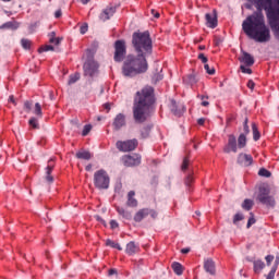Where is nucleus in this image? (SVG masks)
<instances>
[{"instance_id":"34","label":"nucleus","mask_w":279,"mask_h":279,"mask_svg":"<svg viewBox=\"0 0 279 279\" xmlns=\"http://www.w3.org/2000/svg\"><path fill=\"white\" fill-rule=\"evenodd\" d=\"M151 132V126L146 125L141 130V136L142 138H147L149 136V133Z\"/></svg>"},{"instance_id":"45","label":"nucleus","mask_w":279,"mask_h":279,"mask_svg":"<svg viewBox=\"0 0 279 279\" xmlns=\"http://www.w3.org/2000/svg\"><path fill=\"white\" fill-rule=\"evenodd\" d=\"M90 130H93V125L90 124L85 125L82 132V136H88V134H90Z\"/></svg>"},{"instance_id":"38","label":"nucleus","mask_w":279,"mask_h":279,"mask_svg":"<svg viewBox=\"0 0 279 279\" xmlns=\"http://www.w3.org/2000/svg\"><path fill=\"white\" fill-rule=\"evenodd\" d=\"M53 167H56V165L53 163V159H50L48 161V166L46 168V174L47 175H51V172L53 171Z\"/></svg>"},{"instance_id":"23","label":"nucleus","mask_w":279,"mask_h":279,"mask_svg":"<svg viewBox=\"0 0 279 279\" xmlns=\"http://www.w3.org/2000/svg\"><path fill=\"white\" fill-rule=\"evenodd\" d=\"M246 145H247V137L245 133H241L238 137V148L243 149L246 147Z\"/></svg>"},{"instance_id":"12","label":"nucleus","mask_w":279,"mask_h":279,"mask_svg":"<svg viewBox=\"0 0 279 279\" xmlns=\"http://www.w3.org/2000/svg\"><path fill=\"white\" fill-rule=\"evenodd\" d=\"M124 167H138L141 165V155H125L122 157Z\"/></svg>"},{"instance_id":"59","label":"nucleus","mask_w":279,"mask_h":279,"mask_svg":"<svg viewBox=\"0 0 279 279\" xmlns=\"http://www.w3.org/2000/svg\"><path fill=\"white\" fill-rule=\"evenodd\" d=\"M60 16H62V10L59 9L54 12V19H60Z\"/></svg>"},{"instance_id":"61","label":"nucleus","mask_w":279,"mask_h":279,"mask_svg":"<svg viewBox=\"0 0 279 279\" xmlns=\"http://www.w3.org/2000/svg\"><path fill=\"white\" fill-rule=\"evenodd\" d=\"M197 123H198V125H204V123H206V119L199 118V119L197 120Z\"/></svg>"},{"instance_id":"35","label":"nucleus","mask_w":279,"mask_h":279,"mask_svg":"<svg viewBox=\"0 0 279 279\" xmlns=\"http://www.w3.org/2000/svg\"><path fill=\"white\" fill-rule=\"evenodd\" d=\"M28 124L31 128H33V130H38V128H40V124L38 123V119L34 117L29 119Z\"/></svg>"},{"instance_id":"43","label":"nucleus","mask_w":279,"mask_h":279,"mask_svg":"<svg viewBox=\"0 0 279 279\" xmlns=\"http://www.w3.org/2000/svg\"><path fill=\"white\" fill-rule=\"evenodd\" d=\"M243 219H245V217L243 216V214H235L233 217V223L234 226H236V223H239V221H243Z\"/></svg>"},{"instance_id":"56","label":"nucleus","mask_w":279,"mask_h":279,"mask_svg":"<svg viewBox=\"0 0 279 279\" xmlns=\"http://www.w3.org/2000/svg\"><path fill=\"white\" fill-rule=\"evenodd\" d=\"M254 86H256V84L254 83V81L250 80L247 82V88H250L251 90H254Z\"/></svg>"},{"instance_id":"2","label":"nucleus","mask_w":279,"mask_h":279,"mask_svg":"<svg viewBox=\"0 0 279 279\" xmlns=\"http://www.w3.org/2000/svg\"><path fill=\"white\" fill-rule=\"evenodd\" d=\"M155 104L154 87L146 86L137 92L133 104V119L135 123H145L149 119Z\"/></svg>"},{"instance_id":"17","label":"nucleus","mask_w":279,"mask_h":279,"mask_svg":"<svg viewBox=\"0 0 279 279\" xmlns=\"http://www.w3.org/2000/svg\"><path fill=\"white\" fill-rule=\"evenodd\" d=\"M170 110L174 114V117H182V114L186 112L185 107L182 106L181 108H178V102H175V100L170 101Z\"/></svg>"},{"instance_id":"10","label":"nucleus","mask_w":279,"mask_h":279,"mask_svg":"<svg viewBox=\"0 0 279 279\" xmlns=\"http://www.w3.org/2000/svg\"><path fill=\"white\" fill-rule=\"evenodd\" d=\"M151 217L153 219H156L158 217V211L155 209H149V208H142L140 209L133 217L134 221L136 223H141L143 219L147 217Z\"/></svg>"},{"instance_id":"1","label":"nucleus","mask_w":279,"mask_h":279,"mask_svg":"<svg viewBox=\"0 0 279 279\" xmlns=\"http://www.w3.org/2000/svg\"><path fill=\"white\" fill-rule=\"evenodd\" d=\"M255 11L248 15L242 23V29L248 38L255 43H269L271 40V32L277 40H279V0H254ZM270 26L268 28L265 23V15Z\"/></svg>"},{"instance_id":"48","label":"nucleus","mask_w":279,"mask_h":279,"mask_svg":"<svg viewBox=\"0 0 279 279\" xmlns=\"http://www.w3.org/2000/svg\"><path fill=\"white\" fill-rule=\"evenodd\" d=\"M274 278H276V267H272L266 277V279H274Z\"/></svg>"},{"instance_id":"24","label":"nucleus","mask_w":279,"mask_h":279,"mask_svg":"<svg viewBox=\"0 0 279 279\" xmlns=\"http://www.w3.org/2000/svg\"><path fill=\"white\" fill-rule=\"evenodd\" d=\"M76 158H78L80 160H90V158H93V155L88 150H83L76 153Z\"/></svg>"},{"instance_id":"33","label":"nucleus","mask_w":279,"mask_h":279,"mask_svg":"<svg viewBox=\"0 0 279 279\" xmlns=\"http://www.w3.org/2000/svg\"><path fill=\"white\" fill-rule=\"evenodd\" d=\"M197 76L195 74H190L184 78V82H187V84H197Z\"/></svg>"},{"instance_id":"16","label":"nucleus","mask_w":279,"mask_h":279,"mask_svg":"<svg viewBox=\"0 0 279 279\" xmlns=\"http://www.w3.org/2000/svg\"><path fill=\"white\" fill-rule=\"evenodd\" d=\"M117 12V8L114 7H107L101 13H100V21H110L111 16H114V13Z\"/></svg>"},{"instance_id":"52","label":"nucleus","mask_w":279,"mask_h":279,"mask_svg":"<svg viewBox=\"0 0 279 279\" xmlns=\"http://www.w3.org/2000/svg\"><path fill=\"white\" fill-rule=\"evenodd\" d=\"M192 183H193V174H189L185 179V184L186 186H191Z\"/></svg>"},{"instance_id":"46","label":"nucleus","mask_w":279,"mask_h":279,"mask_svg":"<svg viewBox=\"0 0 279 279\" xmlns=\"http://www.w3.org/2000/svg\"><path fill=\"white\" fill-rule=\"evenodd\" d=\"M197 97H198V99H202V104H201L202 106H204L205 108L210 106V102L205 100V99H208V96L202 95V96H197Z\"/></svg>"},{"instance_id":"29","label":"nucleus","mask_w":279,"mask_h":279,"mask_svg":"<svg viewBox=\"0 0 279 279\" xmlns=\"http://www.w3.org/2000/svg\"><path fill=\"white\" fill-rule=\"evenodd\" d=\"M0 29H19L16 22H7L0 26Z\"/></svg>"},{"instance_id":"47","label":"nucleus","mask_w":279,"mask_h":279,"mask_svg":"<svg viewBox=\"0 0 279 279\" xmlns=\"http://www.w3.org/2000/svg\"><path fill=\"white\" fill-rule=\"evenodd\" d=\"M24 110H25V112H32V101L26 100L24 102Z\"/></svg>"},{"instance_id":"18","label":"nucleus","mask_w":279,"mask_h":279,"mask_svg":"<svg viewBox=\"0 0 279 279\" xmlns=\"http://www.w3.org/2000/svg\"><path fill=\"white\" fill-rule=\"evenodd\" d=\"M136 192L130 191L126 196V206L129 208H136L138 206V201L135 198Z\"/></svg>"},{"instance_id":"54","label":"nucleus","mask_w":279,"mask_h":279,"mask_svg":"<svg viewBox=\"0 0 279 279\" xmlns=\"http://www.w3.org/2000/svg\"><path fill=\"white\" fill-rule=\"evenodd\" d=\"M198 60H201L203 64H206V62H208V58L204 53L198 54Z\"/></svg>"},{"instance_id":"27","label":"nucleus","mask_w":279,"mask_h":279,"mask_svg":"<svg viewBox=\"0 0 279 279\" xmlns=\"http://www.w3.org/2000/svg\"><path fill=\"white\" fill-rule=\"evenodd\" d=\"M255 274H260L262 269H265V262L257 259L253 262Z\"/></svg>"},{"instance_id":"55","label":"nucleus","mask_w":279,"mask_h":279,"mask_svg":"<svg viewBox=\"0 0 279 279\" xmlns=\"http://www.w3.org/2000/svg\"><path fill=\"white\" fill-rule=\"evenodd\" d=\"M110 228L111 230H117V228H119V222H117V220H110Z\"/></svg>"},{"instance_id":"26","label":"nucleus","mask_w":279,"mask_h":279,"mask_svg":"<svg viewBox=\"0 0 279 279\" xmlns=\"http://www.w3.org/2000/svg\"><path fill=\"white\" fill-rule=\"evenodd\" d=\"M49 37V43H51V45H60V43H62V38L60 37H56V32H51L48 34Z\"/></svg>"},{"instance_id":"64","label":"nucleus","mask_w":279,"mask_h":279,"mask_svg":"<svg viewBox=\"0 0 279 279\" xmlns=\"http://www.w3.org/2000/svg\"><path fill=\"white\" fill-rule=\"evenodd\" d=\"M46 180L47 182H53V178L51 177V174H47Z\"/></svg>"},{"instance_id":"15","label":"nucleus","mask_w":279,"mask_h":279,"mask_svg":"<svg viewBox=\"0 0 279 279\" xmlns=\"http://www.w3.org/2000/svg\"><path fill=\"white\" fill-rule=\"evenodd\" d=\"M253 162H254V158L252 157V155L241 153L238 156V163L242 165L243 167H251Z\"/></svg>"},{"instance_id":"20","label":"nucleus","mask_w":279,"mask_h":279,"mask_svg":"<svg viewBox=\"0 0 279 279\" xmlns=\"http://www.w3.org/2000/svg\"><path fill=\"white\" fill-rule=\"evenodd\" d=\"M204 269L210 276H215L216 274L215 262L213 259H206L204 262Z\"/></svg>"},{"instance_id":"21","label":"nucleus","mask_w":279,"mask_h":279,"mask_svg":"<svg viewBox=\"0 0 279 279\" xmlns=\"http://www.w3.org/2000/svg\"><path fill=\"white\" fill-rule=\"evenodd\" d=\"M205 20L207 23V27H210L211 29H215V27H217V15L216 14L206 13Z\"/></svg>"},{"instance_id":"50","label":"nucleus","mask_w":279,"mask_h":279,"mask_svg":"<svg viewBox=\"0 0 279 279\" xmlns=\"http://www.w3.org/2000/svg\"><path fill=\"white\" fill-rule=\"evenodd\" d=\"M240 70L242 71V73H246L247 75H252V69L246 68L245 65H241Z\"/></svg>"},{"instance_id":"57","label":"nucleus","mask_w":279,"mask_h":279,"mask_svg":"<svg viewBox=\"0 0 279 279\" xmlns=\"http://www.w3.org/2000/svg\"><path fill=\"white\" fill-rule=\"evenodd\" d=\"M278 265H279V254L276 256L275 264L272 267H275V271H278Z\"/></svg>"},{"instance_id":"40","label":"nucleus","mask_w":279,"mask_h":279,"mask_svg":"<svg viewBox=\"0 0 279 279\" xmlns=\"http://www.w3.org/2000/svg\"><path fill=\"white\" fill-rule=\"evenodd\" d=\"M250 216L251 217L248 218V221H247V225H246L247 229L252 228V226H254V223H256V218H254V214L251 213Z\"/></svg>"},{"instance_id":"36","label":"nucleus","mask_w":279,"mask_h":279,"mask_svg":"<svg viewBox=\"0 0 279 279\" xmlns=\"http://www.w3.org/2000/svg\"><path fill=\"white\" fill-rule=\"evenodd\" d=\"M78 80H80V73L70 75L69 81H68L69 86L75 84V82H78Z\"/></svg>"},{"instance_id":"32","label":"nucleus","mask_w":279,"mask_h":279,"mask_svg":"<svg viewBox=\"0 0 279 279\" xmlns=\"http://www.w3.org/2000/svg\"><path fill=\"white\" fill-rule=\"evenodd\" d=\"M252 130H253V140L260 141V132L258 131V126L256 125V123L252 124Z\"/></svg>"},{"instance_id":"51","label":"nucleus","mask_w":279,"mask_h":279,"mask_svg":"<svg viewBox=\"0 0 279 279\" xmlns=\"http://www.w3.org/2000/svg\"><path fill=\"white\" fill-rule=\"evenodd\" d=\"M274 255H267L266 257H265V260H266V264H267V266L269 267V265H271V263H274Z\"/></svg>"},{"instance_id":"9","label":"nucleus","mask_w":279,"mask_h":279,"mask_svg":"<svg viewBox=\"0 0 279 279\" xmlns=\"http://www.w3.org/2000/svg\"><path fill=\"white\" fill-rule=\"evenodd\" d=\"M116 147L117 149H119V151H134V149H136V147H138V140L133 138V140H128V141H118L116 143Z\"/></svg>"},{"instance_id":"6","label":"nucleus","mask_w":279,"mask_h":279,"mask_svg":"<svg viewBox=\"0 0 279 279\" xmlns=\"http://www.w3.org/2000/svg\"><path fill=\"white\" fill-rule=\"evenodd\" d=\"M84 75L95 77L99 73V63L90 56V50H87V60L83 65Z\"/></svg>"},{"instance_id":"3","label":"nucleus","mask_w":279,"mask_h":279,"mask_svg":"<svg viewBox=\"0 0 279 279\" xmlns=\"http://www.w3.org/2000/svg\"><path fill=\"white\" fill-rule=\"evenodd\" d=\"M147 69V54H128L124 59L122 73L124 77H134L141 73H146Z\"/></svg>"},{"instance_id":"28","label":"nucleus","mask_w":279,"mask_h":279,"mask_svg":"<svg viewBox=\"0 0 279 279\" xmlns=\"http://www.w3.org/2000/svg\"><path fill=\"white\" fill-rule=\"evenodd\" d=\"M172 269L177 276H182L184 274V269L182 268V264L174 262L172 263Z\"/></svg>"},{"instance_id":"13","label":"nucleus","mask_w":279,"mask_h":279,"mask_svg":"<svg viewBox=\"0 0 279 279\" xmlns=\"http://www.w3.org/2000/svg\"><path fill=\"white\" fill-rule=\"evenodd\" d=\"M112 125H113V130H116V132H119V130H121V128H125V125H126L125 114L118 113L116 116V118L113 119Z\"/></svg>"},{"instance_id":"5","label":"nucleus","mask_w":279,"mask_h":279,"mask_svg":"<svg viewBox=\"0 0 279 279\" xmlns=\"http://www.w3.org/2000/svg\"><path fill=\"white\" fill-rule=\"evenodd\" d=\"M94 186L100 191L109 189L110 186V177L106 170L101 169L95 172L94 174Z\"/></svg>"},{"instance_id":"11","label":"nucleus","mask_w":279,"mask_h":279,"mask_svg":"<svg viewBox=\"0 0 279 279\" xmlns=\"http://www.w3.org/2000/svg\"><path fill=\"white\" fill-rule=\"evenodd\" d=\"M225 154H236L239 145L236 144V136L234 134L228 135V143L223 147Z\"/></svg>"},{"instance_id":"42","label":"nucleus","mask_w":279,"mask_h":279,"mask_svg":"<svg viewBox=\"0 0 279 279\" xmlns=\"http://www.w3.org/2000/svg\"><path fill=\"white\" fill-rule=\"evenodd\" d=\"M204 69L208 75H215V68L213 66L210 68L208 63L204 64Z\"/></svg>"},{"instance_id":"41","label":"nucleus","mask_w":279,"mask_h":279,"mask_svg":"<svg viewBox=\"0 0 279 279\" xmlns=\"http://www.w3.org/2000/svg\"><path fill=\"white\" fill-rule=\"evenodd\" d=\"M21 45L23 49H29L32 47V41L29 39H22Z\"/></svg>"},{"instance_id":"14","label":"nucleus","mask_w":279,"mask_h":279,"mask_svg":"<svg viewBox=\"0 0 279 279\" xmlns=\"http://www.w3.org/2000/svg\"><path fill=\"white\" fill-rule=\"evenodd\" d=\"M242 56L239 57V62H241L242 64L246 65V66H254V56H252L248 52H245V50L241 51Z\"/></svg>"},{"instance_id":"8","label":"nucleus","mask_w":279,"mask_h":279,"mask_svg":"<svg viewBox=\"0 0 279 279\" xmlns=\"http://www.w3.org/2000/svg\"><path fill=\"white\" fill-rule=\"evenodd\" d=\"M125 53H128V48L123 40H117L114 44V62H123L125 60Z\"/></svg>"},{"instance_id":"4","label":"nucleus","mask_w":279,"mask_h":279,"mask_svg":"<svg viewBox=\"0 0 279 279\" xmlns=\"http://www.w3.org/2000/svg\"><path fill=\"white\" fill-rule=\"evenodd\" d=\"M132 45L136 53L142 56H151L153 43L149 31L133 33Z\"/></svg>"},{"instance_id":"60","label":"nucleus","mask_w":279,"mask_h":279,"mask_svg":"<svg viewBox=\"0 0 279 279\" xmlns=\"http://www.w3.org/2000/svg\"><path fill=\"white\" fill-rule=\"evenodd\" d=\"M151 14L153 16H155V19H160V13H158L156 10H151Z\"/></svg>"},{"instance_id":"37","label":"nucleus","mask_w":279,"mask_h":279,"mask_svg":"<svg viewBox=\"0 0 279 279\" xmlns=\"http://www.w3.org/2000/svg\"><path fill=\"white\" fill-rule=\"evenodd\" d=\"M258 175L262 178H271V172L265 168H260L258 171Z\"/></svg>"},{"instance_id":"25","label":"nucleus","mask_w":279,"mask_h":279,"mask_svg":"<svg viewBox=\"0 0 279 279\" xmlns=\"http://www.w3.org/2000/svg\"><path fill=\"white\" fill-rule=\"evenodd\" d=\"M33 114L37 117V119H43V105L40 102H36L33 109Z\"/></svg>"},{"instance_id":"30","label":"nucleus","mask_w":279,"mask_h":279,"mask_svg":"<svg viewBox=\"0 0 279 279\" xmlns=\"http://www.w3.org/2000/svg\"><path fill=\"white\" fill-rule=\"evenodd\" d=\"M106 245L108 247H112L113 250H119V252H121L123 250V247H121V244H119L118 242H114V241H112L110 239H108L106 241Z\"/></svg>"},{"instance_id":"19","label":"nucleus","mask_w":279,"mask_h":279,"mask_svg":"<svg viewBox=\"0 0 279 279\" xmlns=\"http://www.w3.org/2000/svg\"><path fill=\"white\" fill-rule=\"evenodd\" d=\"M140 250L141 247L138 246V244H136V242L134 241H131L126 244L125 253L129 256H134V254H138Z\"/></svg>"},{"instance_id":"58","label":"nucleus","mask_w":279,"mask_h":279,"mask_svg":"<svg viewBox=\"0 0 279 279\" xmlns=\"http://www.w3.org/2000/svg\"><path fill=\"white\" fill-rule=\"evenodd\" d=\"M222 43H223V40H222L221 38H219V37H216V38H215V45H216V47H219Z\"/></svg>"},{"instance_id":"49","label":"nucleus","mask_w":279,"mask_h":279,"mask_svg":"<svg viewBox=\"0 0 279 279\" xmlns=\"http://www.w3.org/2000/svg\"><path fill=\"white\" fill-rule=\"evenodd\" d=\"M243 130H244V136H246L247 134H250V125H247V118H245V120H244V128H243Z\"/></svg>"},{"instance_id":"44","label":"nucleus","mask_w":279,"mask_h":279,"mask_svg":"<svg viewBox=\"0 0 279 279\" xmlns=\"http://www.w3.org/2000/svg\"><path fill=\"white\" fill-rule=\"evenodd\" d=\"M191 163V161L189 160V157H184L181 169L182 171H186L189 169V165Z\"/></svg>"},{"instance_id":"62","label":"nucleus","mask_w":279,"mask_h":279,"mask_svg":"<svg viewBox=\"0 0 279 279\" xmlns=\"http://www.w3.org/2000/svg\"><path fill=\"white\" fill-rule=\"evenodd\" d=\"M189 252H191L190 247H185L181 250V254H189Z\"/></svg>"},{"instance_id":"63","label":"nucleus","mask_w":279,"mask_h":279,"mask_svg":"<svg viewBox=\"0 0 279 279\" xmlns=\"http://www.w3.org/2000/svg\"><path fill=\"white\" fill-rule=\"evenodd\" d=\"M117 274V269L111 268L108 272L109 276H114Z\"/></svg>"},{"instance_id":"53","label":"nucleus","mask_w":279,"mask_h":279,"mask_svg":"<svg viewBox=\"0 0 279 279\" xmlns=\"http://www.w3.org/2000/svg\"><path fill=\"white\" fill-rule=\"evenodd\" d=\"M86 32H88V24H83L80 27V33L84 35V34H86Z\"/></svg>"},{"instance_id":"7","label":"nucleus","mask_w":279,"mask_h":279,"mask_svg":"<svg viewBox=\"0 0 279 279\" xmlns=\"http://www.w3.org/2000/svg\"><path fill=\"white\" fill-rule=\"evenodd\" d=\"M257 199L260 204H263L267 208L276 207V198L270 195L269 189H267L265 186L259 187V193L257 195Z\"/></svg>"},{"instance_id":"22","label":"nucleus","mask_w":279,"mask_h":279,"mask_svg":"<svg viewBox=\"0 0 279 279\" xmlns=\"http://www.w3.org/2000/svg\"><path fill=\"white\" fill-rule=\"evenodd\" d=\"M116 210L118 213V215H120V217H122L123 219H126L128 221H130V219H132V213L126 210L123 207H116Z\"/></svg>"},{"instance_id":"39","label":"nucleus","mask_w":279,"mask_h":279,"mask_svg":"<svg viewBox=\"0 0 279 279\" xmlns=\"http://www.w3.org/2000/svg\"><path fill=\"white\" fill-rule=\"evenodd\" d=\"M54 48L51 45L41 46L38 51L39 53H44V51H53Z\"/></svg>"},{"instance_id":"31","label":"nucleus","mask_w":279,"mask_h":279,"mask_svg":"<svg viewBox=\"0 0 279 279\" xmlns=\"http://www.w3.org/2000/svg\"><path fill=\"white\" fill-rule=\"evenodd\" d=\"M242 208L243 210H252V208H254V201L250 198L244 199L242 203Z\"/></svg>"}]
</instances>
